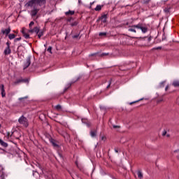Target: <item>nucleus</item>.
Returning a JSON list of instances; mask_svg holds the SVG:
<instances>
[{"instance_id": "f257e3e1", "label": "nucleus", "mask_w": 179, "mask_h": 179, "mask_svg": "<svg viewBox=\"0 0 179 179\" xmlns=\"http://www.w3.org/2000/svg\"><path fill=\"white\" fill-rule=\"evenodd\" d=\"M45 5V0H30L25 4V6L27 8H33L30 15L32 17H34V16H36L38 12H40L38 6H44Z\"/></svg>"}, {"instance_id": "f03ea898", "label": "nucleus", "mask_w": 179, "mask_h": 179, "mask_svg": "<svg viewBox=\"0 0 179 179\" xmlns=\"http://www.w3.org/2000/svg\"><path fill=\"white\" fill-rule=\"evenodd\" d=\"M18 122H20V124H21V125H23L24 127H25L26 128H27V127H29V122H27V118H26L24 116H21L19 120H18Z\"/></svg>"}, {"instance_id": "7ed1b4c3", "label": "nucleus", "mask_w": 179, "mask_h": 179, "mask_svg": "<svg viewBox=\"0 0 179 179\" xmlns=\"http://www.w3.org/2000/svg\"><path fill=\"white\" fill-rule=\"evenodd\" d=\"M132 27L134 29H140L143 33H146L148 31V29L142 25V24H138L136 25H133Z\"/></svg>"}, {"instance_id": "20e7f679", "label": "nucleus", "mask_w": 179, "mask_h": 179, "mask_svg": "<svg viewBox=\"0 0 179 179\" xmlns=\"http://www.w3.org/2000/svg\"><path fill=\"white\" fill-rule=\"evenodd\" d=\"M30 64H31V57H27L26 62L24 65V69H27V68H29L30 66Z\"/></svg>"}, {"instance_id": "39448f33", "label": "nucleus", "mask_w": 179, "mask_h": 179, "mask_svg": "<svg viewBox=\"0 0 179 179\" xmlns=\"http://www.w3.org/2000/svg\"><path fill=\"white\" fill-rule=\"evenodd\" d=\"M39 31H40V27H35L34 28H31L28 31V32L31 33V34H33V33H36V34H38Z\"/></svg>"}, {"instance_id": "423d86ee", "label": "nucleus", "mask_w": 179, "mask_h": 179, "mask_svg": "<svg viewBox=\"0 0 179 179\" xmlns=\"http://www.w3.org/2000/svg\"><path fill=\"white\" fill-rule=\"evenodd\" d=\"M0 90H1V97H6V92H5V86L3 85V84H1L0 85Z\"/></svg>"}, {"instance_id": "0eeeda50", "label": "nucleus", "mask_w": 179, "mask_h": 179, "mask_svg": "<svg viewBox=\"0 0 179 179\" xmlns=\"http://www.w3.org/2000/svg\"><path fill=\"white\" fill-rule=\"evenodd\" d=\"M2 34H5L6 36H9V33H10V27L6 29H1Z\"/></svg>"}, {"instance_id": "6e6552de", "label": "nucleus", "mask_w": 179, "mask_h": 179, "mask_svg": "<svg viewBox=\"0 0 179 179\" xmlns=\"http://www.w3.org/2000/svg\"><path fill=\"white\" fill-rule=\"evenodd\" d=\"M66 16H72L73 15H75V11L73 10H69L65 13Z\"/></svg>"}, {"instance_id": "1a4fd4ad", "label": "nucleus", "mask_w": 179, "mask_h": 179, "mask_svg": "<svg viewBox=\"0 0 179 179\" xmlns=\"http://www.w3.org/2000/svg\"><path fill=\"white\" fill-rule=\"evenodd\" d=\"M10 48L7 47L5 50H4V54L5 55H9V54H10Z\"/></svg>"}, {"instance_id": "9d476101", "label": "nucleus", "mask_w": 179, "mask_h": 179, "mask_svg": "<svg viewBox=\"0 0 179 179\" xmlns=\"http://www.w3.org/2000/svg\"><path fill=\"white\" fill-rule=\"evenodd\" d=\"M0 145L3 146V148H8V143H5L2 139L0 138Z\"/></svg>"}, {"instance_id": "9b49d317", "label": "nucleus", "mask_w": 179, "mask_h": 179, "mask_svg": "<svg viewBox=\"0 0 179 179\" xmlns=\"http://www.w3.org/2000/svg\"><path fill=\"white\" fill-rule=\"evenodd\" d=\"M36 34H38V38H41V37H43V36H44V30L39 29V32Z\"/></svg>"}, {"instance_id": "f8f14e48", "label": "nucleus", "mask_w": 179, "mask_h": 179, "mask_svg": "<svg viewBox=\"0 0 179 179\" xmlns=\"http://www.w3.org/2000/svg\"><path fill=\"white\" fill-rule=\"evenodd\" d=\"M101 19L103 22V23H106L107 22V15H103L101 17Z\"/></svg>"}, {"instance_id": "ddd939ff", "label": "nucleus", "mask_w": 179, "mask_h": 179, "mask_svg": "<svg viewBox=\"0 0 179 179\" xmlns=\"http://www.w3.org/2000/svg\"><path fill=\"white\" fill-rule=\"evenodd\" d=\"M50 143H52V145L55 148H58V144H57V143L55 142V140L51 138V139H50Z\"/></svg>"}, {"instance_id": "4468645a", "label": "nucleus", "mask_w": 179, "mask_h": 179, "mask_svg": "<svg viewBox=\"0 0 179 179\" xmlns=\"http://www.w3.org/2000/svg\"><path fill=\"white\" fill-rule=\"evenodd\" d=\"M174 87H179V80H174L172 83Z\"/></svg>"}, {"instance_id": "2eb2a0df", "label": "nucleus", "mask_w": 179, "mask_h": 179, "mask_svg": "<svg viewBox=\"0 0 179 179\" xmlns=\"http://www.w3.org/2000/svg\"><path fill=\"white\" fill-rule=\"evenodd\" d=\"M22 82H24V80L18 79L15 82H14V85H15V86H16V85H19V83H22Z\"/></svg>"}, {"instance_id": "dca6fc26", "label": "nucleus", "mask_w": 179, "mask_h": 179, "mask_svg": "<svg viewBox=\"0 0 179 179\" xmlns=\"http://www.w3.org/2000/svg\"><path fill=\"white\" fill-rule=\"evenodd\" d=\"M90 135H91L92 138H94V136H96V135H97V131L96 130L91 131Z\"/></svg>"}, {"instance_id": "f3484780", "label": "nucleus", "mask_w": 179, "mask_h": 179, "mask_svg": "<svg viewBox=\"0 0 179 179\" xmlns=\"http://www.w3.org/2000/svg\"><path fill=\"white\" fill-rule=\"evenodd\" d=\"M137 176H138V178H140V179L143 178V174L142 173V172L141 171H138L137 172Z\"/></svg>"}, {"instance_id": "a211bd4d", "label": "nucleus", "mask_w": 179, "mask_h": 179, "mask_svg": "<svg viewBox=\"0 0 179 179\" xmlns=\"http://www.w3.org/2000/svg\"><path fill=\"white\" fill-rule=\"evenodd\" d=\"M16 37V35L15 34H8V38L9 40H13Z\"/></svg>"}, {"instance_id": "6ab92c4d", "label": "nucleus", "mask_w": 179, "mask_h": 179, "mask_svg": "<svg viewBox=\"0 0 179 179\" xmlns=\"http://www.w3.org/2000/svg\"><path fill=\"white\" fill-rule=\"evenodd\" d=\"M101 8H103L102 6L97 5L96 7L95 8V10H96V12H99V11L101 10Z\"/></svg>"}, {"instance_id": "aec40b11", "label": "nucleus", "mask_w": 179, "mask_h": 179, "mask_svg": "<svg viewBox=\"0 0 179 179\" xmlns=\"http://www.w3.org/2000/svg\"><path fill=\"white\" fill-rule=\"evenodd\" d=\"M55 109L57 110V111H61L62 110V106H61V105H57L55 106Z\"/></svg>"}, {"instance_id": "412c9836", "label": "nucleus", "mask_w": 179, "mask_h": 179, "mask_svg": "<svg viewBox=\"0 0 179 179\" xmlns=\"http://www.w3.org/2000/svg\"><path fill=\"white\" fill-rule=\"evenodd\" d=\"M173 153H175L177 159L179 160V150H176L173 152Z\"/></svg>"}, {"instance_id": "4be33fe9", "label": "nucleus", "mask_w": 179, "mask_h": 179, "mask_svg": "<svg viewBox=\"0 0 179 179\" xmlns=\"http://www.w3.org/2000/svg\"><path fill=\"white\" fill-rule=\"evenodd\" d=\"M79 22H78V21H75L74 22H71L70 24L72 27H75V26H78Z\"/></svg>"}, {"instance_id": "5701e85b", "label": "nucleus", "mask_w": 179, "mask_h": 179, "mask_svg": "<svg viewBox=\"0 0 179 179\" xmlns=\"http://www.w3.org/2000/svg\"><path fill=\"white\" fill-rule=\"evenodd\" d=\"M99 36L100 37L106 36H107V32H101V33H99Z\"/></svg>"}, {"instance_id": "b1692460", "label": "nucleus", "mask_w": 179, "mask_h": 179, "mask_svg": "<svg viewBox=\"0 0 179 179\" xmlns=\"http://www.w3.org/2000/svg\"><path fill=\"white\" fill-rule=\"evenodd\" d=\"M129 31H132L133 33H136V30H135V27H132L131 28H129L128 29Z\"/></svg>"}, {"instance_id": "393cba45", "label": "nucleus", "mask_w": 179, "mask_h": 179, "mask_svg": "<svg viewBox=\"0 0 179 179\" xmlns=\"http://www.w3.org/2000/svg\"><path fill=\"white\" fill-rule=\"evenodd\" d=\"M33 26H34V22L31 21L29 24V29H33Z\"/></svg>"}, {"instance_id": "a878e982", "label": "nucleus", "mask_w": 179, "mask_h": 179, "mask_svg": "<svg viewBox=\"0 0 179 179\" xmlns=\"http://www.w3.org/2000/svg\"><path fill=\"white\" fill-rule=\"evenodd\" d=\"M97 56L99 57V52H96V53H93V54L90 55V57H97Z\"/></svg>"}, {"instance_id": "bb28decb", "label": "nucleus", "mask_w": 179, "mask_h": 179, "mask_svg": "<svg viewBox=\"0 0 179 179\" xmlns=\"http://www.w3.org/2000/svg\"><path fill=\"white\" fill-rule=\"evenodd\" d=\"M52 47L50 46L49 48H48L47 51L50 54H52Z\"/></svg>"}, {"instance_id": "cd10ccee", "label": "nucleus", "mask_w": 179, "mask_h": 179, "mask_svg": "<svg viewBox=\"0 0 179 179\" xmlns=\"http://www.w3.org/2000/svg\"><path fill=\"white\" fill-rule=\"evenodd\" d=\"M23 36L24 38H30V35H29V34L25 33L23 34Z\"/></svg>"}, {"instance_id": "c85d7f7f", "label": "nucleus", "mask_w": 179, "mask_h": 179, "mask_svg": "<svg viewBox=\"0 0 179 179\" xmlns=\"http://www.w3.org/2000/svg\"><path fill=\"white\" fill-rule=\"evenodd\" d=\"M27 99H29V96H24V97H22V98H19V101H22V100H27Z\"/></svg>"}, {"instance_id": "c756f323", "label": "nucleus", "mask_w": 179, "mask_h": 179, "mask_svg": "<svg viewBox=\"0 0 179 179\" xmlns=\"http://www.w3.org/2000/svg\"><path fill=\"white\" fill-rule=\"evenodd\" d=\"M71 86H72V84H69L68 87L64 88V92H66V90H68V89H69V87H71Z\"/></svg>"}, {"instance_id": "7c9ffc66", "label": "nucleus", "mask_w": 179, "mask_h": 179, "mask_svg": "<svg viewBox=\"0 0 179 179\" xmlns=\"http://www.w3.org/2000/svg\"><path fill=\"white\" fill-rule=\"evenodd\" d=\"M150 2V0H144L143 1V3H145V5H148V3H149Z\"/></svg>"}, {"instance_id": "2f4dec72", "label": "nucleus", "mask_w": 179, "mask_h": 179, "mask_svg": "<svg viewBox=\"0 0 179 179\" xmlns=\"http://www.w3.org/2000/svg\"><path fill=\"white\" fill-rule=\"evenodd\" d=\"M20 40H22V38H21V37H20V38H16L14 40V41H15V43H16V41H20Z\"/></svg>"}, {"instance_id": "473e14b6", "label": "nucleus", "mask_w": 179, "mask_h": 179, "mask_svg": "<svg viewBox=\"0 0 179 179\" xmlns=\"http://www.w3.org/2000/svg\"><path fill=\"white\" fill-rule=\"evenodd\" d=\"M105 55H108V53H102L99 55V57H105Z\"/></svg>"}, {"instance_id": "72a5a7b5", "label": "nucleus", "mask_w": 179, "mask_h": 179, "mask_svg": "<svg viewBox=\"0 0 179 179\" xmlns=\"http://www.w3.org/2000/svg\"><path fill=\"white\" fill-rule=\"evenodd\" d=\"M166 134H167V131L166 130H164L162 132V136H166Z\"/></svg>"}, {"instance_id": "f704fd0d", "label": "nucleus", "mask_w": 179, "mask_h": 179, "mask_svg": "<svg viewBox=\"0 0 179 179\" xmlns=\"http://www.w3.org/2000/svg\"><path fill=\"white\" fill-rule=\"evenodd\" d=\"M73 20V18L72 17H70L68 18L67 22H72Z\"/></svg>"}, {"instance_id": "c9c22d12", "label": "nucleus", "mask_w": 179, "mask_h": 179, "mask_svg": "<svg viewBox=\"0 0 179 179\" xmlns=\"http://www.w3.org/2000/svg\"><path fill=\"white\" fill-rule=\"evenodd\" d=\"M153 50H162V46L154 48Z\"/></svg>"}, {"instance_id": "e433bc0d", "label": "nucleus", "mask_w": 179, "mask_h": 179, "mask_svg": "<svg viewBox=\"0 0 179 179\" xmlns=\"http://www.w3.org/2000/svg\"><path fill=\"white\" fill-rule=\"evenodd\" d=\"M6 45L8 47V48H10V43L9 42L6 43Z\"/></svg>"}, {"instance_id": "4c0bfd02", "label": "nucleus", "mask_w": 179, "mask_h": 179, "mask_svg": "<svg viewBox=\"0 0 179 179\" xmlns=\"http://www.w3.org/2000/svg\"><path fill=\"white\" fill-rule=\"evenodd\" d=\"M78 37H79V35H74L73 36V38H78Z\"/></svg>"}, {"instance_id": "58836bf2", "label": "nucleus", "mask_w": 179, "mask_h": 179, "mask_svg": "<svg viewBox=\"0 0 179 179\" xmlns=\"http://www.w3.org/2000/svg\"><path fill=\"white\" fill-rule=\"evenodd\" d=\"M22 34H24L26 33V32L24 31V28H23V29H22Z\"/></svg>"}, {"instance_id": "ea45409f", "label": "nucleus", "mask_w": 179, "mask_h": 179, "mask_svg": "<svg viewBox=\"0 0 179 179\" xmlns=\"http://www.w3.org/2000/svg\"><path fill=\"white\" fill-rule=\"evenodd\" d=\"M162 101H163V99H161L158 100V103H162Z\"/></svg>"}, {"instance_id": "a19ab883", "label": "nucleus", "mask_w": 179, "mask_h": 179, "mask_svg": "<svg viewBox=\"0 0 179 179\" xmlns=\"http://www.w3.org/2000/svg\"><path fill=\"white\" fill-rule=\"evenodd\" d=\"M113 128H120V126H117V125H113Z\"/></svg>"}, {"instance_id": "79ce46f5", "label": "nucleus", "mask_w": 179, "mask_h": 179, "mask_svg": "<svg viewBox=\"0 0 179 179\" xmlns=\"http://www.w3.org/2000/svg\"><path fill=\"white\" fill-rule=\"evenodd\" d=\"M101 141H106V138L104 136L101 137Z\"/></svg>"}, {"instance_id": "37998d69", "label": "nucleus", "mask_w": 179, "mask_h": 179, "mask_svg": "<svg viewBox=\"0 0 179 179\" xmlns=\"http://www.w3.org/2000/svg\"><path fill=\"white\" fill-rule=\"evenodd\" d=\"M137 101H134V102H131L129 104H130V106H132V104H134V103H136Z\"/></svg>"}, {"instance_id": "c03bdc74", "label": "nucleus", "mask_w": 179, "mask_h": 179, "mask_svg": "<svg viewBox=\"0 0 179 179\" xmlns=\"http://www.w3.org/2000/svg\"><path fill=\"white\" fill-rule=\"evenodd\" d=\"M115 153H118V150L117 148H115Z\"/></svg>"}, {"instance_id": "a18cd8bd", "label": "nucleus", "mask_w": 179, "mask_h": 179, "mask_svg": "<svg viewBox=\"0 0 179 179\" xmlns=\"http://www.w3.org/2000/svg\"><path fill=\"white\" fill-rule=\"evenodd\" d=\"M165 90L166 91L169 90V85L166 87Z\"/></svg>"}, {"instance_id": "49530a36", "label": "nucleus", "mask_w": 179, "mask_h": 179, "mask_svg": "<svg viewBox=\"0 0 179 179\" xmlns=\"http://www.w3.org/2000/svg\"><path fill=\"white\" fill-rule=\"evenodd\" d=\"M111 83H109V85L107 86V89H108V87H110Z\"/></svg>"}, {"instance_id": "de8ad7c7", "label": "nucleus", "mask_w": 179, "mask_h": 179, "mask_svg": "<svg viewBox=\"0 0 179 179\" xmlns=\"http://www.w3.org/2000/svg\"><path fill=\"white\" fill-rule=\"evenodd\" d=\"M9 135H10V133L7 134V138H9Z\"/></svg>"}, {"instance_id": "09e8293b", "label": "nucleus", "mask_w": 179, "mask_h": 179, "mask_svg": "<svg viewBox=\"0 0 179 179\" xmlns=\"http://www.w3.org/2000/svg\"><path fill=\"white\" fill-rule=\"evenodd\" d=\"M87 126L90 127V123H87Z\"/></svg>"}, {"instance_id": "8fccbe9b", "label": "nucleus", "mask_w": 179, "mask_h": 179, "mask_svg": "<svg viewBox=\"0 0 179 179\" xmlns=\"http://www.w3.org/2000/svg\"><path fill=\"white\" fill-rule=\"evenodd\" d=\"M167 138H170V134L166 135Z\"/></svg>"}, {"instance_id": "3c124183", "label": "nucleus", "mask_w": 179, "mask_h": 179, "mask_svg": "<svg viewBox=\"0 0 179 179\" xmlns=\"http://www.w3.org/2000/svg\"><path fill=\"white\" fill-rule=\"evenodd\" d=\"M13 33H17L16 31H13Z\"/></svg>"}, {"instance_id": "603ef678", "label": "nucleus", "mask_w": 179, "mask_h": 179, "mask_svg": "<svg viewBox=\"0 0 179 179\" xmlns=\"http://www.w3.org/2000/svg\"><path fill=\"white\" fill-rule=\"evenodd\" d=\"M1 127H2V125H1V124H0V128H1Z\"/></svg>"}]
</instances>
